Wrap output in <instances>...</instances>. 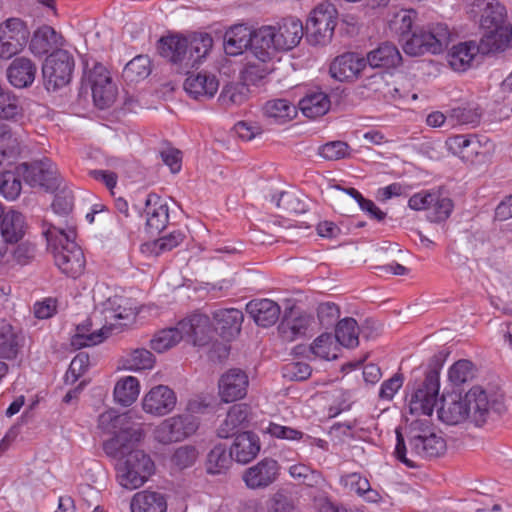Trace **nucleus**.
Listing matches in <instances>:
<instances>
[{
  "label": "nucleus",
  "mask_w": 512,
  "mask_h": 512,
  "mask_svg": "<svg viewBox=\"0 0 512 512\" xmlns=\"http://www.w3.org/2000/svg\"><path fill=\"white\" fill-rule=\"evenodd\" d=\"M146 229L149 233H159L168 224L167 204L155 193H150L145 200Z\"/></svg>",
  "instance_id": "obj_23"
},
{
  "label": "nucleus",
  "mask_w": 512,
  "mask_h": 512,
  "mask_svg": "<svg viewBox=\"0 0 512 512\" xmlns=\"http://www.w3.org/2000/svg\"><path fill=\"white\" fill-rule=\"evenodd\" d=\"M473 364L468 360H459L449 369V380L459 386L473 378Z\"/></svg>",
  "instance_id": "obj_58"
},
{
  "label": "nucleus",
  "mask_w": 512,
  "mask_h": 512,
  "mask_svg": "<svg viewBox=\"0 0 512 512\" xmlns=\"http://www.w3.org/2000/svg\"><path fill=\"white\" fill-rule=\"evenodd\" d=\"M20 337L6 321H0V358L14 359L20 349Z\"/></svg>",
  "instance_id": "obj_41"
},
{
  "label": "nucleus",
  "mask_w": 512,
  "mask_h": 512,
  "mask_svg": "<svg viewBox=\"0 0 512 512\" xmlns=\"http://www.w3.org/2000/svg\"><path fill=\"white\" fill-rule=\"evenodd\" d=\"M365 59L372 68H391L400 65L402 56L394 44L384 42L370 51Z\"/></svg>",
  "instance_id": "obj_31"
},
{
  "label": "nucleus",
  "mask_w": 512,
  "mask_h": 512,
  "mask_svg": "<svg viewBox=\"0 0 512 512\" xmlns=\"http://www.w3.org/2000/svg\"><path fill=\"white\" fill-rule=\"evenodd\" d=\"M450 40L449 28L443 23L436 24L428 30H416L407 39H401L404 52L410 56L439 54L448 46Z\"/></svg>",
  "instance_id": "obj_6"
},
{
  "label": "nucleus",
  "mask_w": 512,
  "mask_h": 512,
  "mask_svg": "<svg viewBox=\"0 0 512 512\" xmlns=\"http://www.w3.org/2000/svg\"><path fill=\"white\" fill-rule=\"evenodd\" d=\"M280 466L272 458H264L249 467L243 474V481L250 489H264L273 484L279 476Z\"/></svg>",
  "instance_id": "obj_17"
},
{
  "label": "nucleus",
  "mask_w": 512,
  "mask_h": 512,
  "mask_svg": "<svg viewBox=\"0 0 512 512\" xmlns=\"http://www.w3.org/2000/svg\"><path fill=\"white\" fill-rule=\"evenodd\" d=\"M219 83L212 74L190 73L184 82L186 92L196 100L210 99L217 92Z\"/></svg>",
  "instance_id": "obj_24"
},
{
  "label": "nucleus",
  "mask_w": 512,
  "mask_h": 512,
  "mask_svg": "<svg viewBox=\"0 0 512 512\" xmlns=\"http://www.w3.org/2000/svg\"><path fill=\"white\" fill-rule=\"evenodd\" d=\"M467 420L481 427L506 412L504 397L500 393H488L480 386L472 387L465 395Z\"/></svg>",
  "instance_id": "obj_5"
},
{
  "label": "nucleus",
  "mask_w": 512,
  "mask_h": 512,
  "mask_svg": "<svg viewBox=\"0 0 512 512\" xmlns=\"http://www.w3.org/2000/svg\"><path fill=\"white\" fill-rule=\"evenodd\" d=\"M42 234L52 250L55 264L67 276L77 278L85 267V258L82 249L74 242L75 231L48 224H43Z\"/></svg>",
  "instance_id": "obj_4"
},
{
  "label": "nucleus",
  "mask_w": 512,
  "mask_h": 512,
  "mask_svg": "<svg viewBox=\"0 0 512 512\" xmlns=\"http://www.w3.org/2000/svg\"><path fill=\"white\" fill-rule=\"evenodd\" d=\"M252 30L244 25H236L224 35V50L226 54L236 56L242 54L251 46Z\"/></svg>",
  "instance_id": "obj_34"
},
{
  "label": "nucleus",
  "mask_w": 512,
  "mask_h": 512,
  "mask_svg": "<svg viewBox=\"0 0 512 512\" xmlns=\"http://www.w3.org/2000/svg\"><path fill=\"white\" fill-rule=\"evenodd\" d=\"M274 37V28L271 25L252 31L250 52L256 60L269 62L279 51Z\"/></svg>",
  "instance_id": "obj_21"
},
{
  "label": "nucleus",
  "mask_w": 512,
  "mask_h": 512,
  "mask_svg": "<svg viewBox=\"0 0 512 512\" xmlns=\"http://www.w3.org/2000/svg\"><path fill=\"white\" fill-rule=\"evenodd\" d=\"M409 446L411 454L423 459L439 457L446 451V441L437 433L430 434L422 440H416Z\"/></svg>",
  "instance_id": "obj_39"
},
{
  "label": "nucleus",
  "mask_w": 512,
  "mask_h": 512,
  "mask_svg": "<svg viewBox=\"0 0 512 512\" xmlns=\"http://www.w3.org/2000/svg\"><path fill=\"white\" fill-rule=\"evenodd\" d=\"M85 80L90 86L95 106L106 109L114 103L117 89L104 65L94 63L93 67L85 72Z\"/></svg>",
  "instance_id": "obj_10"
},
{
  "label": "nucleus",
  "mask_w": 512,
  "mask_h": 512,
  "mask_svg": "<svg viewBox=\"0 0 512 512\" xmlns=\"http://www.w3.org/2000/svg\"><path fill=\"white\" fill-rule=\"evenodd\" d=\"M150 73V59L148 56L138 55L125 65L122 77L127 82H138L148 77Z\"/></svg>",
  "instance_id": "obj_45"
},
{
  "label": "nucleus",
  "mask_w": 512,
  "mask_h": 512,
  "mask_svg": "<svg viewBox=\"0 0 512 512\" xmlns=\"http://www.w3.org/2000/svg\"><path fill=\"white\" fill-rule=\"evenodd\" d=\"M247 93L248 88L245 84L231 83L224 86L218 100L225 107L240 105L246 100Z\"/></svg>",
  "instance_id": "obj_53"
},
{
  "label": "nucleus",
  "mask_w": 512,
  "mask_h": 512,
  "mask_svg": "<svg viewBox=\"0 0 512 512\" xmlns=\"http://www.w3.org/2000/svg\"><path fill=\"white\" fill-rule=\"evenodd\" d=\"M263 112L266 117L275 122L284 123L292 120L296 114V107L286 99H273L265 103Z\"/></svg>",
  "instance_id": "obj_42"
},
{
  "label": "nucleus",
  "mask_w": 512,
  "mask_h": 512,
  "mask_svg": "<svg viewBox=\"0 0 512 512\" xmlns=\"http://www.w3.org/2000/svg\"><path fill=\"white\" fill-rule=\"evenodd\" d=\"M259 437L252 432L237 434L230 451L233 459L239 463L246 464L252 461L260 452Z\"/></svg>",
  "instance_id": "obj_27"
},
{
  "label": "nucleus",
  "mask_w": 512,
  "mask_h": 512,
  "mask_svg": "<svg viewBox=\"0 0 512 512\" xmlns=\"http://www.w3.org/2000/svg\"><path fill=\"white\" fill-rule=\"evenodd\" d=\"M310 323L311 319L309 316L299 315L293 319H285L278 329L285 340L293 341L296 337L305 334Z\"/></svg>",
  "instance_id": "obj_47"
},
{
  "label": "nucleus",
  "mask_w": 512,
  "mask_h": 512,
  "mask_svg": "<svg viewBox=\"0 0 512 512\" xmlns=\"http://www.w3.org/2000/svg\"><path fill=\"white\" fill-rule=\"evenodd\" d=\"M480 114L477 109L471 107L459 106L451 109L448 114V119L460 125L476 124L479 122Z\"/></svg>",
  "instance_id": "obj_59"
},
{
  "label": "nucleus",
  "mask_w": 512,
  "mask_h": 512,
  "mask_svg": "<svg viewBox=\"0 0 512 512\" xmlns=\"http://www.w3.org/2000/svg\"><path fill=\"white\" fill-rule=\"evenodd\" d=\"M177 403L176 393L166 385L152 387L142 400L143 410L153 416H165Z\"/></svg>",
  "instance_id": "obj_15"
},
{
  "label": "nucleus",
  "mask_w": 512,
  "mask_h": 512,
  "mask_svg": "<svg viewBox=\"0 0 512 512\" xmlns=\"http://www.w3.org/2000/svg\"><path fill=\"white\" fill-rule=\"evenodd\" d=\"M366 59L357 53H344L334 59L330 65L331 76L339 81L356 78L366 67Z\"/></svg>",
  "instance_id": "obj_22"
},
{
  "label": "nucleus",
  "mask_w": 512,
  "mask_h": 512,
  "mask_svg": "<svg viewBox=\"0 0 512 512\" xmlns=\"http://www.w3.org/2000/svg\"><path fill=\"white\" fill-rule=\"evenodd\" d=\"M199 456L195 446L183 445L178 447L171 456V463L179 470L193 466Z\"/></svg>",
  "instance_id": "obj_54"
},
{
  "label": "nucleus",
  "mask_w": 512,
  "mask_h": 512,
  "mask_svg": "<svg viewBox=\"0 0 512 512\" xmlns=\"http://www.w3.org/2000/svg\"><path fill=\"white\" fill-rule=\"evenodd\" d=\"M250 408L246 404L232 406L225 419L217 428V435L220 438H228L234 435L238 428L244 427L248 422Z\"/></svg>",
  "instance_id": "obj_35"
},
{
  "label": "nucleus",
  "mask_w": 512,
  "mask_h": 512,
  "mask_svg": "<svg viewBox=\"0 0 512 512\" xmlns=\"http://www.w3.org/2000/svg\"><path fill=\"white\" fill-rule=\"evenodd\" d=\"M248 385L247 373L239 368H231L218 381L219 396L226 403L242 399L247 394Z\"/></svg>",
  "instance_id": "obj_16"
},
{
  "label": "nucleus",
  "mask_w": 512,
  "mask_h": 512,
  "mask_svg": "<svg viewBox=\"0 0 512 512\" xmlns=\"http://www.w3.org/2000/svg\"><path fill=\"white\" fill-rule=\"evenodd\" d=\"M439 386V373L436 370H431L426 374L422 385L412 394L409 402L410 413L427 417L416 419L410 423L407 432L409 444L436 433L435 427L428 417L432 415L437 402Z\"/></svg>",
  "instance_id": "obj_3"
},
{
  "label": "nucleus",
  "mask_w": 512,
  "mask_h": 512,
  "mask_svg": "<svg viewBox=\"0 0 512 512\" xmlns=\"http://www.w3.org/2000/svg\"><path fill=\"white\" fill-rule=\"evenodd\" d=\"M213 46L208 33H194L189 37H164L159 41L158 50L180 73L189 74L190 69L200 65Z\"/></svg>",
  "instance_id": "obj_2"
},
{
  "label": "nucleus",
  "mask_w": 512,
  "mask_h": 512,
  "mask_svg": "<svg viewBox=\"0 0 512 512\" xmlns=\"http://www.w3.org/2000/svg\"><path fill=\"white\" fill-rule=\"evenodd\" d=\"M274 28L275 42L279 51H288L296 47L304 35L302 22L295 18H285Z\"/></svg>",
  "instance_id": "obj_20"
},
{
  "label": "nucleus",
  "mask_w": 512,
  "mask_h": 512,
  "mask_svg": "<svg viewBox=\"0 0 512 512\" xmlns=\"http://www.w3.org/2000/svg\"><path fill=\"white\" fill-rule=\"evenodd\" d=\"M74 67V58L68 51L57 49L52 52L42 65L45 88L48 91H56L69 84Z\"/></svg>",
  "instance_id": "obj_8"
},
{
  "label": "nucleus",
  "mask_w": 512,
  "mask_h": 512,
  "mask_svg": "<svg viewBox=\"0 0 512 512\" xmlns=\"http://www.w3.org/2000/svg\"><path fill=\"white\" fill-rule=\"evenodd\" d=\"M122 298L118 296L109 297L102 304V313L105 315L106 321L110 320L109 327H102L101 329L89 334L80 332V327L77 328L78 333L74 337L72 344L79 347L94 346L104 341L107 334L112 328L116 326L113 321L126 319L129 314L127 309L121 305Z\"/></svg>",
  "instance_id": "obj_9"
},
{
  "label": "nucleus",
  "mask_w": 512,
  "mask_h": 512,
  "mask_svg": "<svg viewBox=\"0 0 512 512\" xmlns=\"http://www.w3.org/2000/svg\"><path fill=\"white\" fill-rule=\"evenodd\" d=\"M179 329H181L183 339L187 338L195 346L208 345L214 333L209 317L203 314H193L181 320Z\"/></svg>",
  "instance_id": "obj_18"
},
{
  "label": "nucleus",
  "mask_w": 512,
  "mask_h": 512,
  "mask_svg": "<svg viewBox=\"0 0 512 512\" xmlns=\"http://www.w3.org/2000/svg\"><path fill=\"white\" fill-rule=\"evenodd\" d=\"M348 189L335 185L328 192L334 210L346 216L354 211L355 202L354 198L347 192Z\"/></svg>",
  "instance_id": "obj_49"
},
{
  "label": "nucleus",
  "mask_w": 512,
  "mask_h": 512,
  "mask_svg": "<svg viewBox=\"0 0 512 512\" xmlns=\"http://www.w3.org/2000/svg\"><path fill=\"white\" fill-rule=\"evenodd\" d=\"M18 172V166L16 171H3L0 173V193L7 200H15L21 193L22 185Z\"/></svg>",
  "instance_id": "obj_48"
},
{
  "label": "nucleus",
  "mask_w": 512,
  "mask_h": 512,
  "mask_svg": "<svg viewBox=\"0 0 512 512\" xmlns=\"http://www.w3.org/2000/svg\"><path fill=\"white\" fill-rule=\"evenodd\" d=\"M130 510L131 512H166V495L152 490L139 491L131 498Z\"/></svg>",
  "instance_id": "obj_29"
},
{
  "label": "nucleus",
  "mask_w": 512,
  "mask_h": 512,
  "mask_svg": "<svg viewBox=\"0 0 512 512\" xmlns=\"http://www.w3.org/2000/svg\"><path fill=\"white\" fill-rule=\"evenodd\" d=\"M472 12L480 14V27L484 31L510 24L506 21V8L498 0H477Z\"/></svg>",
  "instance_id": "obj_19"
},
{
  "label": "nucleus",
  "mask_w": 512,
  "mask_h": 512,
  "mask_svg": "<svg viewBox=\"0 0 512 512\" xmlns=\"http://www.w3.org/2000/svg\"><path fill=\"white\" fill-rule=\"evenodd\" d=\"M340 483L350 491H355L359 496L369 488V481L358 473H350L341 477Z\"/></svg>",
  "instance_id": "obj_63"
},
{
  "label": "nucleus",
  "mask_w": 512,
  "mask_h": 512,
  "mask_svg": "<svg viewBox=\"0 0 512 512\" xmlns=\"http://www.w3.org/2000/svg\"><path fill=\"white\" fill-rule=\"evenodd\" d=\"M448 150L465 161H473L480 154L481 143L474 135H455L446 141Z\"/></svg>",
  "instance_id": "obj_32"
},
{
  "label": "nucleus",
  "mask_w": 512,
  "mask_h": 512,
  "mask_svg": "<svg viewBox=\"0 0 512 512\" xmlns=\"http://www.w3.org/2000/svg\"><path fill=\"white\" fill-rule=\"evenodd\" d=\"M182 339L183 335L178 323L176 327L163 329L156 333L150 340V347L154 351L162 353L178 344Z\"/></svg>",
  "instance_id": "obj_46"
},
{
  "label": "nucleus",
  "mask_w": 512,
  "mask_h": 512,
  "mask_svg": "<svg viewBox=\"0 0 512 512\" xmlns=\"http://www.w3.org/2000/svg\"><path fill=\"white\" fill-rule=\"evenodd\" d=\"M319 155L329 161L344 159L350 155V147L343 141H331L319 148Z\"/></svg>",
  "instance_id": "obj_56"
},
{
  "label": "nucleus",
  "mask_w": 512,
  "mask_h": 512,
  "mask_svg": "<svg viewBox=\"0 0 512 512\" xmlns=\"http://www.w3.org/2000/svg\"><path fill=\"white\" fill-rule=\"evenodd\" d=\"M143 436L140 426H129L121 429L103 445L108 456L125 458L117 465V479L126 489L139 488L154 472V463L148 454L142 450H130Z\"/></svg>",
  "instance_id": "obj_1"
},
{
  "label": "nucleus",
  "mask_w": 512,
  "mask_h": 512,
  "mask_svg": "<svg viewBox=\"0 0 512 512\" xmlns=\"http://www.w3.org/2000/svg\"><path fill=\"white\" fill-rule=\"evenodd\" d=\"M24 216L13 209L5 210L0 203V260L7 252L8 245L18 243L25 235Z\"/></svg>",
  "instance_id": "obj_14"
},
{
  "label": "nucleus",
  "mask_w": 512,
  "mask_h": 512,
  "mask_svg": "<svg viewBox=\"0 0 512 512\" xmlns=\"http://www.w3.org/2000/svg\"><path fill=\"white\" fill-rule=\"evenodd\" d=\"M413 15L414 11L412 10H401L396 13L393 20H391L392 29L399 33L402 39L405 38L412 29Z\"/></svg>",
  "instance_id": "obj_61"
},
{
  "label": "nucleus",
  "mask_w": 512,
  "mask_h": 512,
  "mask_svg": "<svg viewBox=\"0 0 512 512\" xmlns=\"http://www.w3.org/2000/svg\"><path fill=\"white\" fill-rule=\"evenodd\" d=\"M62 44V37L50 26L38 28L30 41V50L36 56H42Z\"/></svg>",
  "instance_id": "obj_36"
},
{
  "label": "nucleus",
  "mask_w": 512,
  "mask_h": 512,
  "mask_svg": "<svg viewBox=\"0 0 512 512\" xmlns=\"http://www.w3.org/2000/svg\"><path fill=\"white\" fill-rule=\"evenodd\" d=\"M452 209L453 203L451 199L436 194V199H434L429 207L427 217L432 222L444 221L450 216Z\"/></svg>",
  "instance_id": "obj_55"
},
{
  "label": "nucleus",
  "mask_w": 512,
  "mask_h": 512,
  "mask_svg": "<svg viewBox=\"0 0 512 512\" xmlns=\"http://www.w3.org/2000/svg\"><path fill=\"white\" fill-rule=\"evenodd\" d=\"M337 346L334 343V337L330 333H323L318 336L310 345V351L324 360H334L337 358Z\"/></svg>",
  "instance_id": "obj_51"
},
{
  "label": "nucleus",
  "mask_w": 512,
  "mask_h": 512,
  "mask_svg": "<svg viewBox=\"0 0 512 512\" xmlns=\"http://www.w3.org/2000/svg\"><path fill=\"white\" fill-rule=\"evenodd\" d=\"M268 62H260L259 60H249L243 71V79L248 84H256L258 81L265 78L270 72L271 68Z\"/></svg>",
  "instance_id": "obj_57"
},
{
  "label": "nucleus",
  "mask_w": 512,
  "mask_h": 512,
  "mask_svg": "<svg viewBox=\"0 0 512 512\" xmlns=\"http://www.w3.org/2000/svg\"><path fill=\"white\" fill-rule=\"evenodd\" d=\"M347 192L354 198L355 202L358 203L361 210L368 213L371 218L382 221L386 217L385 212L380 210L373 201L365 199L355 188H349Z\"/></svg>",
  "instance_id": "obj_60"
},
{
  "label": "nucleus",
  "mask_w": 512,
  "mask_h": 512,
  "mask_svg": "<svg viewBox=\"0 0 512 512\" xmlns=\"http://www.w3.org/2000/svg\"><path fill=\"white\" fill-rule=\"evenodd\" d=\"M233 457L225 444L215 445L206 456L205 470L209 475L226 474L232 466Z\"/></svg>",
  "instance_id": "obj_38"
},
{
  "label": "nucleus",
  "mask_w": 512,
  "mask_h": 512,
  "mask_svg": "<svg viewBox=\"0 0 512 512\" xmlns=\"http://www.w3.org/2000/svg\"><path fill=\"white\" fill-rule=\"evenodd\" d=\"M337 10L331 3L319 4L306 22V39L311 45H326L333 37Z\"/></svg>",
  "instance_id": "obj_7"
},
{
  "label": "nucleus",
  "mask_w": 512,
  "mask_h": 512,
  "mask_svg": "<svg viewBox=\"0 0 512 512\" xmlns=\"http://www.w3.org/2000/svg\"><path fill=\"white\" fill-rule=\"evenodd\" d=\"M139 381L137 378L128 376L120 379L114 388V399L123 406L131 405L139 395Z\"/></svg>",
  "instance_id": "obj_44"
},
{
  "label": "nucleus",
  "mask_w": 512,
  "mask_h": 512,
  "mask_svg": "<svg viewBox=\"0 0 512 512\" xmlns=\"http://www.w3.org/2000/svg\"><path fill=\"white\" fill-rule=\"evenodd\" d=\"M30 32L19 18H10L0 25V58L10 59L22 51Z\"/></svg>",
  "instance_id": "obj_11"
},
{
  "label": "nucleus",
  "mask_w": 512,
  "mask_h": 512,
  "mask_svg": "<svg viewBox=\"0 0 512 512\" xmlns=\"http://www.w3.org/2000/svg\"><path fill=\"white\" fill-rule=\"evenodd\" d=\"M18 172L31 186L39 185L46 190H55L60 184L57 167L48 158L31 163H21L18 165Z\"/></svg>",
  "instance_id": "obj_13"
},
{
  "label": "nucleus",
  "mask_w": 512,
  "mask_h": 512,
  "mask_svg": "<svg viewBox=\"0 0 512 512\" xmlns=\"http://www.w3.org/2000/svg\"><path fill=\"white\" fill-rule=\"evenodd\" d=\"M480 51V43L474 42L459 43L451 49L448 54V63L450 67L457 72H464L471 67L472 62Z\"/></svg>",
  "instance_id": "obj_33"
},
{
  "label": "nucleus",
  "mask_w": 512,
  "mask_h": 512,
  "mask_svg": "<svg viewBox=\"0 0 512 512\" xmlns=\"http://www.w3.org/2000/svg\"><path fill=\"white\" fill-rule=\"evenodd\" d=\"M90 364V357L87 353H78L71 361L69 369L66 373V380L70 378L72 381H76L81 375H83Z\"/></svg>",
  "instance_id": "obj_62"
},
{
  "label": "nucleus",
  "mask_w": 512,
  "mask_h": 512,
  "mask_svg": "<svg viewBox=\"0 0 512 512\" xmlns=\"http://www.w3.org/2000/svg\"><path fill=\"white\" fill-rule=\"evenodd\" d=\"M154 363L155 357L149 350L138 348L126 356L124 366L126 369L138 371L151 369Z\"/></svg>",
  "instance_id": "obj_52"
},
{
  "label": "nucleus",
  "mask_w": 512,
  "mask_h": 512,
  "mask_svg": "<svg viewBox=\"0 0 512 512\" xmlns=\"http://www.w3.org/2000/svg\"><path fill=\"white\" fill-rule=\"evenodd\" d=\"M340 314L336 304L331 302L321 303L317 308V316L322 326H331Z\"/></svg>",
  "instance_id": "obj_64"
},
{
  "label": "nucleus",
  "mask_w": 512,
  "mask_h": 512,
  "mask_svg": "<svg viewBox=\"0 0 512 512\" xmlns=\"http://www.w3.org/2000/svg\"><path fill=\"white\" fill-rule=\"evenodd\" d=\"M19 98L11 91H0V119L15 120L22 116Z\"/></svg>",
  "instance_id": "obj_50"
},
{
  "label": "nucleus",
  "mask_w": 512,
  "mask_h": 512,
  "mask_svg": "<svg viewBox=\"0 0 512 512\" xmlns=\"http://www.w3.org/2000/svg\"><path fill=\"white\" fill-rule=\"evenodd\" d=\"M198 429V422L191 414L176 415L165 419L155 429V439L162 444L179 442Z\"/></svg>",
  "instance_id": "obj_12"
},
{
  "label": "nucleus",
  "mask_w": 512,
  "mask_h": 512,
  "mask_svg": "<svg viewBox=\"0 0 512 512\" xmlns=\"http://www.w3.org/2000/svg\"><path fill=\"white\" fill-rule=\"evenodd\" d=\"M37 66L26 57L15 58L7 68V78L16 88H26L33 84Z\"/></svg>",
  "instance_id": "obj_26"
},
{
  "label": "nucleus",
  "mask_w": 512,
  "mask_h": 512,
  "mask_svg": "<svg viewBox=\"0 0 512 512\" xmlns=\"http://www.w3.org/2000/svg\"><path fill=\"white\" fill-rule=\"evenodd\" d=\"M246 311L253 318L255 323L262 327L274 325L280 315L279 305L270 299L250 301L246 305Z\"/></svg>",
  "instance_id": "obj_28"
},
{
  "label": "nucleus",
  "mask_w": 512,
  "mask_h": 512,
  "mask_svg": "<svg viewBox=\"0 0 512 512\" xmlns=\"http://www.w3.org/2000/svg\"><path fill=\"white\" fill-rule=\"evenodd\" d=\"M479 43L482 54L504 52L512 46V25L486 30Z\"/></svg>",
  "instance_id": "obj_25"
},
{
  "label": "nucleus",
  "mask_w": 512,
  "mask_h": 512,
  "mask_svg": "<svg viewBox=\"0 0 512 512\" xmlns=\"http://www.w3.org/2000/svg\"><path fill=\"white\" fill-rule=\"evenodd\" d=\"M330 99L322 91L308 93L299 102L302 113L311 119L325 115L330 109Z\"/></svg>",
  "instance_id": "obj_40"
},
{
  "label": "nucleus",
  "mask_w": 512,
  "mask_h": 512,
  "mask_svg": "<svg viewBox=\"0 0 512 512\" xmlns=\"http://www.w3.org/2000/svg\"><path fill=\"white\" fill-rule=\"evenodd\" d=\"M439 419L448 425H457L468 418L465 398L463 397H444L442 406L438 410Z\"/></svg>",
  "instance_id": "obj_37"
},
{
  "label": "nucleus",
  "mask_w": 512,
  "mask_h": 512,
  "mask_svg": "<svg viewBox=\"0 0 512 512\" xmlns=\"http://www.w3.org/2000/svg\"><path fill=\"white\" fill-rule=\"evenodd\" d=\"M359 328L355 319L347 317L340 320L335 329L334 338L340 345L354 348L359 343Z\"/></svg>",
  "instance_id": "obj_43"
},
{
  "label": "nucleus",
  "mask_w": 512,
  "mask_h": 512,
  "mask_svg": "<svg viewBox=\"0 0 512 512\" xmlns=\"http://www.w3.org/2000/svg\"><path fill=\"white\" fill-rule=\"evenodd\" d=\"M216 331L222 338L229 340L239 334L243 321V313L235 308L222 309L213 313Z\"/></svg>",
  "instance_id": "obj_30"
}]
</instances>
